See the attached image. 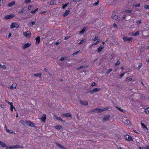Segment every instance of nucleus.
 Here are the masks:
<instances>
[{
    "mask_svg": "<svg viewBox=\"0 0 149 149\" xmlns=\"http://www.w3.org/2000/svg\"><path fill=\"white\" fill-rule=\"evenodd\" d=\"M139 34V32L137 31L136 33L132 34V36H135L136 35H138Z\"/></svg>",
    "mask_w": 149,
    "mask_h": 149,
    "instance_id": "obj_30",
    "label": "nucleus"
},
{
    "mask_svg": "<svg viewBox=\"0 0 149 149\" xmlns=\"http://www.w3.org/2000/svg\"><path fill=\"white\" fill-rule=\"evenodd\" d=\"M120 64V62L119 61H118L116 63L115 65H119V64Z\"/></svg>",
    "mask_w": 149,
    "mask_h": 149,
    "instance_id": "obj_57",
    "label": "nucleus"
},
{
    "mask_svg": "<svg viewBox=\"0 0 149 149\" xmlns=\"http://www.w3.org/2000/svg\"><path fill=\"white\" fill-rule=\"evenodd\" d=\"M50 4L52 5H53L56 4V2L54 0L51 1L50 2Z\"/></svg>",
    "mask_w": 149,
    "mask_h": 149,
    "instance_id": "obj_26",
    "label": "nucleus"
},
{
    "mask_svg": "<svg viewBox=\"0 0 149 149\" xmlns=\"http://www.w3.org/2000/svg\"><path fill=\"white\" fill-rule=\"evenodd\" d=\"M99 3V1H97L96 2L93 4V5L95 6L97 5Z\"/></svg>",
    "mask_w": 149,
    "mask_h": 149,
    "instance_id": "obj_47",
    "label": "nucleus"
},
{
    "mask_svg": "<svg viewBox=\"0 0 149 149\" xmlns=\"http://www.w3.org/2000/svg\"><path fill=\"white\" fill-rule=\"evenodd\" d=\"M57 120L58 117L56 115H54L53 116Z\"/></svg>",
    "mask_w": 149,
    "mask_h": 149,
    "instance_id": "obj_49",
    "label": "nucleus"
},
{
    "mask_svg": "<svg viewBox=\"0 0 149 149\" xmlns=\"http://www.w3.org/2000/svg\"><path fill=\"white\" fill-rule=\"evenodd\" d=\"M139 149H149V146L147 145L144 147H139Z\"/></svg>",
    "mask_w": 149,
    "mask_h": 149,
    "instance_id": "obj_22",
    "label": "nucleus"
},
{
    "mask_svg": "<svg viewBox=\"0 0 149 149\" xmlns=\"http://www.w3.org/2000/svg\"><path fill=\"white\" fill-rule=\"evenodd\" d=\"M86 30V28L84 27L81 30V31L80 32V33H83Z\"/></svg>",
    "mask_w": 149,
    "mask_h": 149,
    "instance_id": "obj_32",
    "label": "nucleus"
},
{
    "mask_svg": "<svg viewBox=\"0 0 149 149\" xmlns=\"http://www.w3.org/2000/svg\"><path fill=\"white\" fill-rule=\"evenodd\" d=\"M38 10V8H36L35 10L31 11V13L32 14H35L36 12Z\"/></svg>",
    "mask_w": 149,
    "mask_h": 149,
    "instance_id": "obj_31",
    "label": "nucleus"
},
{
    "mask_svg": "<svg viewBox=\"0 0 149 149\" xmlns=\"http://www.w3.org/2000/svg\"><path fill=\"white\" fill-rule=\"evenodd\" d=\"M0 146L3 148H5L6 149H10L8 148V147H10V146H7L5 143L3 142L0 141Z\"/></svg>",
    "mask_w": 149,
    "mask_h": 149,
    "instance_id": "obj_4",
    "label": "nucleus"
},
{
    "mask_svg": "<svg viewBox=\"0 0 149 149\" xmlns=\"http://www.w3.org/2000/svg\"><path fill=\"white\" fill-rule=\"evenodd\" d=\"M79 102L82 105L84 106H87L88 105V102L86 101H80Z\"/></svg>",
    "mask_w": 149,
    "mask_h": 149,
    "instance_id": "obj_12",
    "label": "nucleus"
},
{
    "mask_svg": "<svg viewBox=\"0 0 149 149\" xmlns=\"http://www.w3.org/2000/svg\"><path fill=\"white\" fill-rule=\"evenodd\" d=\"M96 85V83L95 82H94L91 84V86H93Z\"/></svg>",
    "mask_w": 149,
    "mask_h": 149,
    "instance_id": "obj_51",
    "label": "nucleus"
},
{
    "mask_svg": "<svg viewBox=\"0 0 149 149\" xmlns=\"http://www.w3.org/2000/svg\"><path fill=\"white\" fill-rule=\"evenodd\" d=\"M56 145L58 146L60 148L63 149L64 147L62 146L59 143H56Z\"/></svg>",
    "mask_w": 149,
    "mask_h": 149,
    "instance_id": "obj_23",
    "label": "nucleus"
},
{
    "mask_svg": "<svg viewBox=\"0 0 149 149\" xmlns=\"http://www.w3.org/2000/svg\"><path fill=\"white\" fill-rule=\"evenodd\" d=\"M70 9L66 10L65 13L63 14V16L64 17H66L70 13Z\"/></svg>",
    "mask_w": 149,
    "mask_h": 149,
    "instance_id": "obj_10",
    "label": "nucleus"
},
{
    "mask_svg": "<svg viewBox=\"0 0 149 149\" xmlns=\"http://www.w3.org/2000/svg\"><path fill=\"white\" fill-rule=\"evenodd\" d=\"M99 42H100V41L99 40H97L95 43H93L91 45V46H93V45H96L98 43H99Z\"/></svg>",
    "mask_w": 149,
    "mask_h": 149,
    "instance_id": "obj_36",
    "label": "nucleus"
},
{
    "mask_svg": "<svg viewBox=\"0 0 149 149\" xmlns=\"http://www.w3.org/2000/svg\"><path fill=\"white\" fill-rule=\"evenodd\" d=\"M125 139L126 140L129 141H132V138L128 135H126L125 136Z\"/></svg>",
    "mask_w": 149,
    "mask_h": 149,
    "instance_id": "obj_14",
    "label": "nucleus"
},
{
    "mask_svg": "<svg viewBox=\"0 0 149 149\" xmlns=\"http://www.w3.org/2000/svg\"><path fill=\"white\" fill-rule=\"evenodd\" d=\"M46 119V115L45 114H43L40 118V120L43 122H45Z\"/></svg>",
    "mask_w": 149,
    "mask_h": 149,
    "instance_id": "obj_15",
    "label": "nucleus"
},
{
    "mask_svg": "<svg viewBox=\"0 0 149 149\" xmlns=\"http://www.w3.org/2000/svg\"><path fill=\"white\" fill-rule=\"evenodd\" d=\"M31 44L30 43H27L25 44L24 45L22 46V48L24 49H25L30 46Z\"/></svg>",
    "mask_w": 149,
    "mask_h": 149,
    "instance_id": "obj_9",
    "label": "nucleus"
},
{
    "mask_svg": "<svg viewBox=\"0 0 149 149\" xmlns=\"http://www.w3.org/2000/svg\"><path fill=\"white\" fill-rule=\"evenodd\" d=\"M125 123L127 125H128L130 124V122L129 120L127 119L126 120L125 122Z\"/></svg>",
    "mask_w": 149,
    "mask_h": 149,
    "instance_id": "obj_29",
    "label": "nucleus"
},
{
    "mask_svg": "<svg viewBox=\"0 0 149 149\" xmlns=\"http://www.w3.org/2000/svg\"><path fill=\"white\" fill-rule=\"evenodd\" d=\"M17 86V84L16 83H13L12 85L10 87V89H13L15 88Z\"/></svg>",
    "mask_w": 149,
    "mask_h": 149,
    "instance_id": "obj_16",
    "label": "nucleus"
},
{
    "mask_svg": "<svg viewBox=\"0 0 149 149\" xmlns=\"http://www.w3.org/2000/svg\"><path fill=\"white\" fill-rule=\"evenodd\" d=\"M112 18L114 19H118V16L116 15H115L114 16H112Z\"/></svg>",
    "mask_w": 149,
    "mask_h": 149,
    "instance_id": "obj_39",
    "label": "nucleus"
},
{
    "mask_svg": "<svg viewBox=\"0 0 149 149\" xmlns=\"http://www.w3.org/2000/svg\"><path fill=\"white\" fill-rule=\"evenodd\" d=\"M14 16L13 15V14L10 15H8L4 17L5 19H6L12 18Z\"/></svg>",
    "mask_w": 149,
    "mask_h": 149,
    "instance_id": "obj_13",
    "label": "nucleus"
},
{
    "mask_svg": "<svg viewBox=\"0 0 149 149\" xmlns=\"http://www.w3.org/2000/svg\"><path fill=\"white\" fill-rule=\"evenodd\" d=\"M142 65V64L141 63H140L139 64L137 68L138 70H139Z\"/></svg>",
    "mask_w": 149,
    "mask_h": 149,
    "instance_id": "obj_27",
    "label": "nucleus"
},
{
    "mask_svg": "<svg viewBox=\"0 0 149 149\" xmlns=\"http://www.w3.org/2000/svg\"><path fill=\"white\" fill-rule=\"evenodd\" d=\"M69 4L68 3L67 4H65L64 5L63 4L62 8L63 9H65V7L67 6Z\"/></svg>",
    "mask_w": 149,
    "mask_h": 149,
    "instance_id": "obj_33",
    "label": "nucleus"
},
{
    "mask_svg": "<svg viewBox=\"0 0 149 149\" xmlns=\"http://www.w3.org/2000/svg\"><path fill=\"white\" fill-rule=\"evenodd\" d=\"M0 68H3V69H5V68H6V67L5 65H2L0 63Z\"/></svg>",
    "mask_w": 149,
    "mask_h": 149,
    "instance_id": "obj_38",
    "label": "nucleus"
},
{
    "mask_svg": "<svg viewBox=\"0 0 149 149\" xmlns=\"http://www.w3.org/2000/svg\"><path fill=\"white\" fill-rule=\"evenodd\" d=\"M8 103L10 105V107L12 106H13V102H8Z\"/></svg>",
    "mask_w": 149,
    "mask_h": 149,
    "instance_id": "obj_55",
    "label": "nucleus"
},
{
    "mask_svg": "<svg viewBox=\"0 0 149 149\" xmlns=\"http://www.w3.org/2000/svg\"><path fill=\"white\" fill-rule=\"evenodd\" d=\"M132 80V78H130L129 79H128L127 80L129 81H130Z\"/></svg>",
    "mask_w": 149,
    "mask_h": 149,
    "instance_id": "obj_64",
    "label": "nucleus"
},
{
    "mask_svg": "<svg viewBox=\"0 0 149 149\" xmlns=\"http://www.w3.org/2000/svg\"><path fill=\"white\" fill-rule=\"evenodd\" d=\"M109 109V107H107L102 109H95V110L98 113H100L105 110H108Z\"/></svg>",
    "mask_w": 149,
    "mask_h": 149,
    "instance_id": "obj_3",
    "label": "nucleus"
},
{
    "mask_svg": "<svg viewBox=\"0 0 149 149\" xmlns=\"http://www.w3.org/2000/svg\"><path fill=\"white\" fill-rule=\"evenodd\" d=\"M85 40L84 39H83V40H81V41L79 42L78 43V44H79V45H80L81 44H82L84 42H85Z\"/></svg>",
    "mask_w": 149,
    "mask_h": 149,
    "instance_id": "obj_40",
    "label": "nucleus"
},
{
    "mask_svg": "<svg viewBox=\"0 0 149 149\" xmlns=\"http://www.w3.org/2000/svg\"><path fill=\"white\" fill-rule=\"evenodd\" d=\"M145 112L147 114L149 113V107L145 109Z\"/></svg>",
    "mask_w": 149,
    "mask_h": 149,
    "instance_id": "obj_28",
    "label": "nucleus"
},
{
    "mask_svg": "<svg viewBox=\"0 0 149 149\" xmlns=\"http://www.w3.org/2000/svg\"><path fill=\"white\" fill-rule=\"evenodd\" d=\"M112 71V69L111 68H110L106 72V73L107 74H108L109 73L111 72Z\"/></svg>",
    "mask_w": 149,
    "mask_h": 149,
    "instance_id": "obj_35",
    "label": "nucleus"
},
{
    "mask_svg": "<svg viewBox=\"0 0 149 149\" xmlns=\"http://www.w3.org/2000/svg\"><path fill=\"white\" fill-rule=\"evenodd\" d=\"M35 40H36L35 43L36 45H38V44L40 43V36H38L37 37L35 38Z\"/></svg>",
    "mask_w": 149,
    "mask_h": 149,
    "instance_id": "obj_8",
    "label": "nucleus"
},
{
    "mask_svg": "<svg viewBox=\"0 0 149 149\" xmlns=\"http://www.w3.org/2000/svg\"><path fill=\"white\" fill-rule=\"evenodd\" d=\"M0 107L3 108H5L6 107V106L4 104H1L0 105Z\"/></svg>",
    "mask_w": 149,
    "mask_h": 149,
    "instance_id": "obj_45",
    "label": "nucleus"
},
{
    "mask_svg": "<svg viewBox=\"0 0 149 149\" xmlns=\"http://www.w3.org/2000/svg\"><path fill=\"white\" fill-rule=\"evenodd\" d=\"M57 120H60L62 122H63V120L61 119V118L60 117H58V119H57Z\"/></svg>",
    "mask_w": 149,
    "mask_h": 149,
    "instance_id": "obj_58",
    "label": "nucleus"
},
{
    "mask_svg": "<svg viewBox=\"0 0 149 149\" xmlns=\"http://www.w3.org/2000/svg\"><path fill=\"white\" fill-rule=\"evenodd\" d=\"M25 10H23V9H22V10L20 12V13H24V12Z\"/></svg>",
    "mask_w": 149,
    "mask_h": 149,
    "instance_id": "obj_62",
    "label": "nucleus"
},
{
    "mask_svg": "<svg viewBox=\"0 0 149 149\" xmlns=\"http://www.w3.org/2000/svg\"><path fill=\"white\" fill-rule=\"evenodd\" d=\"M136 23L137 24H139L141 23V20H138L137 21Z\"/></svg>",
    "mask_w": 149,
    "mask_h": 149,
    "instance_id": "obj_56",
    "label": "nucleus"
},
{
    "mask_svg": "<svg viewBox=\"0 0 149 149\" xmlns=\"http://www.w3.org/2000/svg\"><path fill=\"white\" fill-rule=\"evenodd\" d=\"M20 122L24 125H25V124H26L28 125H29L30 126H33V127H35L34 124L33 123H32L31 122L29 121H27V120H25V121H23V120H21L20 121Z\"/></svg>",
    "mask_w": 149,
    "mask_h": 149,
    "instance_id": "obj_1",
    "label": "nucleus"
},
{
    "mask_svg": "<svg viewBox=\"0 0 149 149\" xmlns=\"http://www.w3.org/2000/svg\"><path fill=\"white\" fill-rule=\"evenodd\" d=\"M35 22H31L30 24V26H31V25H34V24H35Z\"/></svg>",
    "mask_w": 149,
    "mask_h": 149,
    "instance_id": "obj_48",
    "label": "nucleus"
},
{
    "mask_svg": "<svg viewBox=\"0 0 149 149\" xmlns=\"http://www.w3.org/2000/svg\"><path fill=\"white\" fill-rule=\"evenodd\" d=\"M79 52V51L77 52H75V53H74L73 54H72V55L73 56H74L75 55H76L78 53V52Z\"/></svg>",
    "mask_w": 149,
    "mask_h": 149,
    "instance_id": "obj_61",
    "label": "nucleus"
},
{
    "mask_svg": "<svg viewBox=\"0 0 149 149\" xmlns=\"http://www.w3.org/2000/svg\"><path fill=\"white\" fill-rule=\"evenodd\" d=\"M55 128L56 130H61L62 127L61 125H59L56 126L55 127Z\"/></svg>",
    "mask_w": 149,
    "mask_h": 149,
    "instance_id": "obj_19",
    "label": "nucleus"
},
{
    "mask_svg": "<svg viewBox=\"0 0 149 149\" xmlns=\"http://www.w3.org/2000/svg\"><path fill=\"white\" fill-rule=\"evenodd\" d=\"M75 2H79L81 0H73Z\"/></svg>",
    "mask_w": 149,
    "mask_h": 149,
    "instance_id": "obj_60",
    "label": "nucleus"
},
{
    "mask_svg": "<svg viewBox=\"0 0 149 149\" xmlns=\"http://www.w3.org/2000/svg\"><path fill=\"white\" fill-rule=\"evenodd\" d=\"M31 7H32V6H30V5L28 7V10H31Z\"/></svg>",
    "mask_w": 149,
    "mask_h": 149,
    "instance_id": "obj_52",
    "label": "nucleus"
},
{
    "mask_svg": "<svg viewBox=\"0 0 149 149\" xmlns=\"http://www.w3.org/2000/svg\"><path fill=\"white\" fill-rule=\"evenodd\" d=\"M41 74L40 73H37V74H34V75L35 76H41Z\"/></svg>",
    "mask_w": 149,
    "mask_h": 149,
    "instance_id": "obj_44",
    "label": "nucleus"
},
{
    "mask_svg": "<svg viewBox=\"0 0 149 149\" xmlns=\"http://www.w3.org/2000/svg\"><path fill=\"white\" fill-rule=\"evenodd\" d=\"M117 109H118L120 111H122L123 112H125V111L123 109H121L118 107H117Z\"/></svg>",
    "mask_w": 149,
    "mask_h": 149,
    "instance_id": "obj_34",
    "label": "nucleus"
},
{
    "mask_svg": "<svg viewBox=\"0 0 149 149\" xmlns=\"http://www.w3.org/2000/svg\"><path fill=\"white\" fill-rule=\"evenodd\" d=\"M66 59V57H62L61 59H60V60L61 61H63L65 60Z\"/></svg>",
    "mask_w": 149,
    "mask_h": 149,
    "instance_id": "obj_37",
    "label": "nucleus"
},
{
    "mask_svg": "<svg viewBox=\"0 0 149 149\" xmlns=\"http://www.w3.org/2000/svg\"><path fill=\"white\" fill-rule=\"evenodd\" d=\"M123 40L124 41H130L132 40V38H127L126 37H124L123 38Z\"/></svg>",
    "mask_w": 149,
    "mask_h": 149,
    "instance_id": "obj_18",
    "label": "nucleus"
},
{
    "mask_svg": "<svg viewBox=\"0 0 149 149\" xmlns=\"http://www.w3.org/2000/svg\"><path fill=\"white\" fill-rule=\"evenodd\" d=\"M98 38V36H96L95 38L93 39V40L94 41H95L97 40Z\"/></svg>",
    "mask_w": 149,
    "mask_h": 149,
    "instance_id": "obj_50",
    "label": "nucleus"
},
{
    "mask_svg": "<svg viewBox=\"0 0 149 149\" xmlns=\"http://www.w3.org/2000/svg\"><path fill=\"white\" fill-rule=\"evenodd\" d=\"M144 8L146 9H149V5H146L145 6Z\"/></svg>",
    "mask_w": 149,
    "mask_h": 149,
    "instance_id": "obj_46",
    "label": "nucleus"
},
{
    "mask_svg": "<svg viewBox=\"0 0 149 149\" xmlns=\"http://www.w3.org/2000/svg\"><path fill=\"white\" fill-rule=\"evenodd\" d=\"M125 73H123L121 74L119 76L120 77V78H121L125 74Z\"/></svg>",
    "mask_w": 149,
    "mask_h": 149,
    "instance_id": "obj_53",
    "label": "nucleus"
},
{
    "mask_svg": "<svg viewBox=\"0 0 149 149\" xmlns=\"http://www.w3.org/2000/svg\"><path fill=\"white\" fill-rule=\"evenodd\" d=\"M46 12H47L46 11H43L42 12L40 13V14H45V13H46Z\"/></svg>",
    "mask_w": 149,
    "mask_h": 149,
    "instance_id": "obj_59",
    "label": "nucleus"
},
{
    "mask_svg": "<svg viewBox=\"0 0 149 149\" xmlns=\"http://www.w3.org/2000/svg\"><path fill=\"white\" fill-rule=\"evenodd\" d=\"M110 118V116L109 115H107L105 116L103 118L104 121H107L109 120Z\"/></svg>",
    "mask_w": 149,
    "mask_h": 149,
    "instance_id": "obj_17",
    "label": "nucleus"
},
{
    "mask_svg": "<svg viewBox=\"0 0 149 149\" xmlns=\"http://www.w3.org/2000/svg\"><path fill=\"white\" fill-rule=\"evenodd\" d=\"M61 116H63V117H71V114L70 113H65L61 115Z\"/></svg>",
    "mask_w": 149,
    "mask_h": 149,
    "instance_id": "obj_11",
    "label": "nucleus"
},
{
    "mask_svg": "<svg viewBox=\"0 0 149 149\" xmlns=\"http://www.w3.org/2000/svg\"><path fill=\"white\" fill-rule=\"evenodd\" d=\"M31 1V0H25V3L28 4L30 3Z\"/></svg>",
    "mask_w": 149,
    "mask_h": 149,
    "instance_id": "obj_42",
    "label": "nucleus"
},
{
    "mask_svg": "<svg viewBox=\"0 0 149 149\" xmlns=\"http://www.w3.org/2000/svg\"><path fill=\"white\" fill-rule=\"evenodd\" d=\"M113 26L114 27L117 28V25L115 23H114L113 24Z\"/></svg>",
    "mask_w": 149,
    "mask_h": 149,
    "instance_id": "obj_63",
    "label": "nucleus"
},
{
    "mask_svg": "<svg viewBox=\"0 0 149 149\" xmlns=\"http://www.w3.org/2000/svg\"><path fill=\"white\" fill-rule=\"evenodd\" d=\"M101 89L100 88H95L94 89L90 91V92L92 94H93L97 92V91H100Z\"/></svg>",
    "mask_w": 149,
    "mask_h": 149,
    "instance_id": "obj_5",
    "label": "nucleus"
},
{
    "mask_svg": "<svg viewBox=\"0 0 149 149\" xmlns=\"http://www.w3.org/2000/svg\"><path fill=\"white\" fill-rule=\"evenodd\" d=\"M15 3V2L13 1L11 3H8V6L9 7H11L14 5Z\"/></svg>",
    "mask_w": 149,
    "mask_h": 149,
    "instance_id": "obj_21",
    "label": "nucleus"
},
{
    "mask_svg": "<svg viewBox=\"0 0 149 149\" xmlns=\"http://www.w3.org/2000/svg\"><path fill=\"white\" fill-rule=\"evenodd\" d=\"M19 25L16 23H13L11 24L10 25V27L13 29L15 28H18L19 26Z\"/></svg>",
    "mask_w": 149,
    "mask_h": 149,
    "instance_id": "obj_6",
    "label": "nucleus"
},
{
    "mask_svg": "<svg viewBox=\"0 0 149 149\" xmlns=\"http://www.w3.org/2000/svg\"><path fill=\"white\" fill-rule=\"evenodd\" d=\"M22 148V146L19 145H15L13 146H10V147H8V148H10L12 149L15 148Z\"/></svg>",
    "mask_w": 149,
    "mask_h": 149,
    "instance_id": "obj_7",
    "label": "nucleus"
},
{
    "mask_svg": "<svg viewBox=\"0 0 149 149\" xmlns=\"http://www.w3.org/2000/svg\"><path fill=\"white\" fill-rule=\"evenodd\" d=\"M86 66H81L78 68L77 69L79 70L83 68H85Z\"/></svg>",
    "mask_w": 149,
    "mask_h": 149,
    "instance_id": "obj_43",
    "label": "nucleus"
},
{
    "mask_svg": "<svg viewBox=\"0 0 149 149\" xmlns=\"http://www.w3.org/2000/svg\"><path fill=\"white\" fill-rule=\"evenodd\" d=\"M104 46L103 45L100 46L97 49V51L99 52H100L104 48Z\"/></svg>",
    "mask_w": 149,
    "mask_h": 149,
    "instance_id": "obj_20",
    "label": "nucleus"
},
{
    "mask_svg": "<svg viewBox=\"0 0 149 149\" xmlns=\"http://www.w3.org/2000/svg\"><path fill=\"white\" fill-rule=\"evenodd\" d=\"M132 12V11L131 10H125V12L126 13H130Z\"/></svg>",
    "mask_w": 149,
    "mask_h": 149,
    "instance_id": "obj_41",
    "label": "nucleus"
},
{
    "mask_svg": "<svg viewBox=\"0 0 149 149\" xmlns=\"http://www.w3.org/2000/svg\"><path fill=\"white\" fill-rule=\"evenodd\" d=\"M141 125L143 128L147 130L146 126L143 123H141Z\"/></svg>",
    "mask_w": 149,
    "mask_h": 149,
    "instance_id": "obj_24",
    "label": "nucleus"
},
{
    "mask_svg": "<svg viewBox=\"0 0 149 149\" xmlns=\"http://www.w3.org/2000/svg\"><path fill=\"white\" fill-rule=\"evenodd\" d=\"M6 130L7 132L9 134H12L13 133V132H12L11 130L7 129L6 127Z\"/></svg>",
    "mask_w": 149,
    "mask_h": 149,
    "instance_id": "obj_25",
    "label": "nucleus"
},
{
    "mask_svg": "<svg viewBox=\"0 0 149 149\" xmlns=\"http://www.w3.org/2000/svg\"><path fill=\"white\" fill-rule=\"evenodd\" d=\"M14 108L13 106H12L10 107V110L12 111H13V109Z\"/></svg>",
    "mask_w": 149,
    "mask_h": 149,
    "instance_id": "obj_54",
    "label": "nucleus"
},
{
    "mask_svg": "<svg viewBox=\"0 0 149 149\" xmlns=\"http://www.w3.org/2000/svg\"><path fill=\"white\" fill-rule=\"evenodd\" d=\"M23 35L26 38L28 39L31 37V33L29 31H28L26 32H24Z\"/></svg>",
    "mask_w": 149,
    "mask_h": 149,
    "instance_id": "obj_2",
    "label": "nucleus"
}]
</instances>
